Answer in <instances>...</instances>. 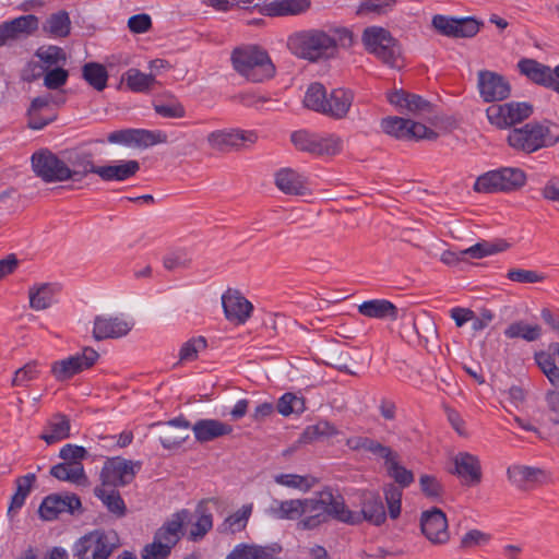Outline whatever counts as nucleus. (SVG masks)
<instances>
[{
  "instance_id": "nucleus-20",
  "label": "nucleus",
  "mask_w": 559,
  "mask_h": 559,
  "mask_svg": "<svg viewBox=\"0 0 559 559\" xmlns=\"http://www.w3.org/2000/svg\"><path fill=\"white\" fill-rule=\"evenodd\" d=\"M62 156L69 165V180L80 182L90 174L96 175L97 165L94 164L93 154L91 152L73 148L63 151Z\"/></svg>"
},
{
  "instance_id": "nucleus-46",
  "label": "nucleus",
  "mask_w": 559,
  "mask_h": 559,
  "mask_svg": "<svg viewBox=\"0 0 559 559\" xmlns=\"http://www.w3.org/2000/svg\"><path fill=\"white\" fill-rule=\"evenodd\" d=\"M326 97L328 93L324 85L316 82L309 85L304 98V104L307 108L323 115L325 111Z\"/></svg>"
},
{
  "instance_id": "nucleus-44",
  "label": "nucleus",
  "mask_w": 559,
  "mask_h": 559,
  "mask_svg": "<svg viewBox=\"0 0 559 559\" xmlns=\"http://www.w3.org/2000/svg\"><path fill=\"white\" fill-rule=\"evenodd\" d=\"M94 495L102 500L107 510L117 518H122L127 513V507L119 491L116 489L107 490L103 487H96Z\"/></svg>"
},
{
  "instance_id": "nucleus-1",
  "label": "nucleus",
  "mask_w": 559,
  "mask_h": 559,
  "mask_svg": "<svg viewBox=\"0 0 559 559\" xmlns=\"http://www.w3.org/2000/svg\"><path fill=\"white\" fill-rule=\"evenodd\" d=\"M353 45V34L345 27L329 29L308 28L297 31L287 38V48L298 59L310 63L336 59L341 49Z\"/></svg>"
},
{
  "instance_id": "nucleus-17",
  "label": "nucleus",
  "mask_w": 559,
  "mask_h": 559,
  "mask_svg": "<svg viewBox=\"0 0 559 559\" xmlns=\"http://www.w3.org/2000/svg\"><path fill=\"white\" fill-rule=\"evenodd\" d=\"M39 26L36 15L27 14L0 24V47L33 35Z\"/></svg>"
},
{
  "instance_id": "nucleus-6",
  "label": "nucleus",
  "mask_w": 559,
  "mask_h": 559,
  "mask_svg": "<svg viewBox=\"0 0 559 559\" xmlns=\"http://www.w3.org/2000/svg\"><path fill=\"white\" fill-rule=\"evenodd\" d=\"M362 43L366 49L384 64L397 69L403 66L401 47L385 28L367 27L362 34Z\"/></svg>"
},
{
  "instance_id": "nucleus-15",
  "label": "nucleus",
  "mask_w": 559,
  "mask_h": 559,
  "mask_svg": "<svg viewBox=\"0 0 559 559\" xmlns=\"http://www.w3.org/2000/svg\"><path fill=\"white\" fill-rule=\"evenodd\" d=\"M456 478L462 490L478 487L483 481L479 457L465 451L456 453Z\"/></svg>"
},
{
  "instance_id": "nucleus-18",
  "label": "nucleus",
  "mask_w": 559,
  "mask_h": 559,
  "mask_svg": "<svg viewBox=\"0 0 559 559\" xmlns=\"http://www.w3.org/2000/svg\"><path fill=\"white\" fill-rule=\"evenodd\" d=\"M518 69L531 82L559 93V80L556 75V68L552 70L549 66L543 64L535 59L524 58L518 62Z\"/></svg>"
},
{
  "instance_id": "nucleus-63",
  "label": "nucleus",
  "mask_w": 559,
  "mask_h": 559,
  "mask_svg": "<svg viewBox=\"0 0 559 559\" xmlns=\"http://www.w3.org/2000/svg\"><path fill=\"white\" fill-rule=\"evenodd\" d=\"M342 150V140L340 136L329 134L326 136H317L314 155H335Z\"/></svg>"
},
{
  "instance_id": "nucleus-38",
  "label": "nucleus",
  "mask_w": 559,
  "mask_h": 559,
  "mask_svg": "<svg viewBox=\"0 0 559 559\" xmlns=\"http://www.w3.org/2000/svg\"><path fill=\"white\" fill-rule=\"evenodd\" d=\"M58 284L43 283L34 285L28 290L29 307L36 311L49 308L53 297L59 293Z\"/></svg>"
},
{
  "instance_id": "nucleus-32",
  "label": "nucleus",
  "mask_w": 559,
  "mask_h": 559,
  "mask_svg": "<svg viewBox=\"0 0 559 559\" xmlns=\"http://www.w3.org/2000/svg\"><path fill=\"white\" fill-rule=\"evenodd\" d=\"M140 170L135 159L119 160L118 164L97 166L96 175L104 181H124Z\"/></svg>"
},
{
  "instance_id": "nucleus-58",
  "label": "nucleus",
  "mask_w": 559,
  "mask_h": 559,
  "mask_svg": "<svg viewBox=\"0 0 559 559\" xmlns=\"http://www.w3.org/2000/svg\"><path fill=\"white\" fill-rule=\"evenodd\" d=\"M305 408V399L294 393H285L278 399L276 404L277 412L283 416L301 414Z\"/></svg>"
},
{
  "instance_id": "nucleus-35",
  "label": "nucleus",
  "mask_w": 559,
  "mask_h": 559,
  "mask_svg": "<svg viewBox=\"0 0 559 559\" xmlns=\"http://www.w3.org/2000/svg\"><path fill=\"white\" fill-rule=\"evenodd\" d=\"M252 512V503L241 506V508L225 518V520L217 526V532L222 535H235L245 531Z\"/></svg>"
},
{
  "instance_id": "nucleus-42",
  "label": "nucleus",
  "mask_w": 559,
  "mask_h": 559,
  "mask_svg": "<svg viewBox=\"0 0 559 559\" xmlns=\"http://www.w3.org/2000/svg\"><path fill=\"white\" fill-rule=\"evenodd\" d=\"M43 31L51 37H67L71 32L69 13L60 10L50 14L43 24Z\"/></svg>"
},
{
  "instance_id": "nucleus-14",
  "label": "nucleus",
  "mask_w": 559,
  "mask_h": 559,
  "mask_svg": "<svg viewBox=\"0 0 559 559\" xmlns=\"http://www.w3.org/2000/svg\"><path fill=\"white\" fill-rule=\"evenodd\" d=\"M98 353L85 347L82 354L70 356L66 359L55 361L51 365V373L58 381H66L76 373L91 368L98 359Z\"/></svg>"
},
{
  "instance_id": "nucleus-29",
  "label": "nucleus",
  "mask_w": 559,
  "mask_h": 559,
  "mask_svg": "<svg viewBox=\"0 0 559 559\" xmlns=\"http://www.w3.org/2000/svg\"><path fill=\"white\" fill-rule=\"evenodd\" d=\"M194 438L200 443H205L228 436L233 432V426L218 419H199L191 427Z\"/></svg>"
},
{
  "instance_id": "nucleus-24",
  "label": "nucleus",
  "mask_w": 559,
  "mask_h": 559,
  "mask_svg": "<svg viewBox=\"0 0 559 559\" xmlns=\"http://www.w3.org/2000/svg\"><path fill=\"white\" fill-rule=\"evenodd\" d=\"M189 515L187 509L177 511L155 532L154 538L173 549L185 535L183 526Z\"/></svg>"
},
{
  "instance_id": "nucleus-40",
  "label": "nucleus",
  "mask_w": 559,
  "mask_h": 559,
  "mask_svg": "<svg viewBox=\"0 0 559 559\" xmlns=\"http://www.w3.org/2000/svg\"><path fill=\"white\" fill-rule=\"evenodd\" d=\"M121 83L134 93H150L157 83L153 73L146 74L136 68H130L121 76Z\"/></svg>"
},
{
  "instance_id": "nucleus-22",
  "label": "nucleus",
  "mask_w": 559,
  "mask_h": 559,
  "mask_svg": "<svg viewBox=\"0 0 559 559\" xmlns=\"http://www.w3.org/2000/svg\"><path fill=\"white\" fill-rule=\"evenodd\" d=\"M389 102L402 112L406 111L417 117L426 118L433 111V106L430 102L417 94L408 93L403 90L390 94Z\"/></svg>"
},
{
  "instance_id": "nucleus-62",
  "label": "nucleus",
  "mask_w": 559,
  "mask_h": 559,
  "mask_svg": "<svg viewBox=\"0 0 559 559\" xmlns=\"http://www.w3.org/2000/svg\"><path fill=\"white\" fill-rule=\"evenodd\" d=\"M207 347L204 336H197L185 342L179 350L180 361H193L198 358L199 352Z\"/></svg>"
},
{
  "instance_id": "nucleus-31",
  "label": "nucleus",
  "mask_w": 559,
  "mask_h": 559,
  "mask_svg": "<svg viewBox=\"0 0 559 559\" xmlns=\"http://www.w3.org/2000/svg\"><path fill=\"white\" fill-rule=\"evenodd\" d=\"M275 185L285 194L305 195L308 192L307 179L292 168H282L275 174Z\"/></svg>"
},
{
  "instance_id": "nucleus-39",
  "label": "nucleus",
  "mask_w": 559,
  "mask_h": 559,
  "mask_svg": "<svg viewBox=\"0 0 559 559\" xmlns=\"http://www.w3.org/2000/svg\"><path fill=\"white\" fill-rule=\"evenodd\" d=\"M414 331L420 345L430 349L438 346V331L433 319L427 314L416 317L413 322Z\"/></svg>"
},
{
  "instance_id": "nucleus-13",
  "label": "nucleus",
  "mask_w": 559,
  "mask_h": 559,
  "mask_svg": "<svg viewBox=\"0 0 559 559\" xmlns=\"http://www.w3.org/2000/svg\"><path fill=\"white\" fill-rule=\"evenodd\" d=\"M140 467V462H132L121 457L109 459L105 462L100 472L103 486H126L133 480Z\"/></svg>"
},
{
  "instance_id": "nucleus-43",
  "label": "nucleus",
  "mask_w": 559,
  "mask_h": 559,
  "mask_svg": "<svg viewBox=\"0 0 559 559\" xmlns=\"http://www.w3.org/2000/svg\"><path fill=\"white\" fill-rule=\"evenodd\" d=\"M309 7V0H277L266 4L264 11L270 16H284L299 14Z\"/></svg>"
},
{
  "instance_id": "nucleus-30",
  "label": "nucleus",
  "mask_w": 559,
  "mask_h": 559,
  "mask_svg": "<svg viewBox=\"0 0 559 559\" xmlns=\"http://www.w3.org/2000/svg\"><path fill=\"white\" fill-rule=\"evenodd\" d=\"M509 243L503 240L495 242L483 240L468 248L461 249L456 252V267L467 261V259H481L499 252H503L509 248Z\"/></svg>"
},
{
  "instance_id": "nucleus-16",
  "label": "nucleus",
  "mask_w": 559,
  "mask_h": 559,
  "mask_svg": "<svg viewBox=\"0 0 559 559\" xmlns=\"http://www.w3.org/2000/svg\"><path fill=\"white\" fill-rule=\"evenodd\" d=\"M82 503L80 498L72 495L53 493L47 496L40 503L38 512L41 519L46 521L56 520L61 513L74 514L81 510Z\"/></svg>"
},
{
  "instance_id": "nucleus-50",
  "label": "nucleus",
  "mask_w": 559,
  "mask_h": 559,
  "mask_svg": "<svg viewBox=\"0 0 559 559\" xmlns=\"http://www.w3.org/2000/svg\"><path fill=\"white\" fill-rule=\"evenodd\" d=\"M35 56L39 59V63L46 71L52 67H59L60 63H66L67 61L64 50L58 46L40 47L35 52Z\"/></svg>"
},
{
  "instance_id": "nucleus-49",
  "label": "nucleus",
  "mask_w": 559,
  "mask_h": 559,
  "mask_svg": "<svg viewBox=\"0 0 559 559\" xmlns=\"http://www.w3.org/2000/svg\"><path fill=\"white\" fill-rule=\"evenodd\" d=\"M388 475L399 484L400 487H408L414 481V474L399 463V454L395 452L385 463Z\"/></svg>"
},
{
  "instance_id": "nucleus-28",
  "label": "nucleus",
  "mask_w": 559,
  "mask_h": 559,
  "mask_svg": "<svg viewBox=\"0 0 559 559\" xmlns=\"http://www.w3.org/2000/svg\"><path fill=\"white\" fill-rule=\"evenodd\" d=\"M132 325L119 317L97 316L94 320L93 337L97 341L126 336Z\"/></svg>"
},
{
  "instance_id": "nucleus-8",
  "label": "nucleus",
  "mask_w": 559,
  "mask_h": 559,
  "mask_svg": "<svg viewBox=\"0 0 559 559\" xmlns=\"http://www.w3.org/2000/svg\"><path fill=\"white\" fill-rule=\"evenodd\" d=\"M32 169L35 175L46 183L69 181V165L62 156L48 148H41L33 153L31 157Z\"/></svg>"
},
{
  "instance_id": "nucleus-12",
  "label": "nucleus",
  "mask_w": 559,
  "mask_h": 559,
  "mask_svg": "<svg viewBox=\"0 0 559 559\" xmlns=\"http://www.w3.org/2000/svg\"><path fill=\"white\" fill-rule=\"evenodd\" d=\"M107 141L112 144L146 148L156 144L166 143L167 134L159 130L123 129L109 133Z\"/></svg>"
},
{
  "instance_id": "nucleus-45",
  "label": "nucleus",
  "mask_w": 559,
  "mask_h": 559,
  "mask_svg": "<svg viewBox=\"0 0 559 559\" xmlns=\"http://www.w3.org/2000/svg\"><path fill=\"white\" fill-rule=\"evenodd\" d=\"M83 79L98 92H102L107 86L108 72L106 68L97 62H87L82 68Z\"/></svg>"
},
{
  "instance_id": "nucleus-61",
  "label": "nucleus",
  "mask_w": 559,
  "mask_h": 559,
  "mask_svg": "<svg viewBox=\"0 0 559 559\" xmlns=\"http://www.w3.org/2000/svg\"><path fill=\"white\" fill-rule=\"evenodd\" d=\"M506 277L515 283L520 284H536L542 283L547 278V275L535 270L526 269H510Z\"/></svg>"
},
{
  "instance_id": "nucleus-47",
  "label": "nucleus",
  "mask_w": 559,
  "mask_h": 559,
  "mask_svg": "<svg viewBox=\"0 0 559 559\" xmlns=\"http://www.w3.org/2000/svg\"><path fill=\"white\" fill-rule=\"evenodd\" d=\"M504 335L508 338H523L526 342H534L542 335V329L539 325L527 324L523 321H516L511 323L506 330Z\"/></svg>"
},
{
  "instance_id": "nucleus-4",
  "label": "nucleus",
  "mask_w": 559,
  "mask_h": 559,
  "mask_svg": "<svg viewBox=\"0 0 559 559\" xmlns=\"http://www.w3.org/2000/svg\"><path fill=\"white\" fill-rule=\"evenodd\" d=\"M231 61L235 70L253 83L271 80L276 73L267 51L259 46L236 48L231 53Z\"/></svg>"
},
{
  "instance_id": "nucleus-60",
  "label": "nucleus",
  "mask_w": 559,
  "mask_h": 559,
  "mask_svg": "<svg viewBox=\"0 0 559 559\" xmlns=\"http://www.w3.org/2000/svg\"><path fill=\"white\" fill-rule=\"evenodd\" d=\"M153 107L158 116L168 119H181L187 114L185 106L177 98H171L167 103H154Z\"/></svg>"
},
{
  "instance_id": "nucleus-59",
  "label": "nucleus",
  "mask_w": 559,
  "mask_h": 559,
  "mask_svg": "<svg viewBox=\"0 0 559 559\" xmlns=\"http://www.w3.org/2000/svg\"><path fill=\"white\" fill-rule=\"evenodd\" d=\"M39 373V364L36 360L28 361L14 372L11 384L13 386H26L29 382L36 380Z\"/></svg>"
},
{
  "instance_id": "nucleus-21",
  "label": "nucleus",
  "mask_w": 559,
  "mask_h": 559,
  "mask_svg": "<svg viewBox=\"0 0 559 559\" xmlns=\"http://www.w3.org/2000/svg\"><path fill=\"white\" fill-rule=\"evenodd\" d=\"M154 426L158 428V439L165 449L177 448L189 437L190 423L182 416Z\"/></svg>"
},
{
  "instance_id": "nucleus-51",
  "label": "nucleus",
  "mask_w": 559,
  "mask_h": 559,
  "mask_svg": "<svg viewBox=\"0 0 559 559\" xmlns=\"http://www.w3.org/2000/svg\"><path fill=\"white\" fill-rule=\"evenodd\" d=\"M382 131L397 140H408L409 119L402 117H386L381 120Z\"/></svg>"
},
{
  "instance_id": "nucleus-27",
  "label": "nucleus",
  "mask_w": 559,
  "mask_h": 559,
  "mask_svg": "<svg viewBox=\"0 0 559 559\" xmlns=\"http://www.w3.org/2000/svg\"><path fill=\"white\" fill-rule=\"evenodd\" d=\"M52 102H55V98L51 94L38 96L32 100L27 110L31 129L40 130L55 120L56 115L51 108Z\"/></svg>"
},
{
  "instance_id": "nucleus-11",
  "label": "nucleus",
  "mask_w": 559,
  "mask_h": 559,
  "mask_svg": "<svg viewBox=\"0 0 559 559\" xmlns=\"http://www.w3.org/2000/svg\"><path fill=\"white\" fill-rule=\"evenodd\" d=\"M206 141L210 147L215 151H238L254 144L258 141V134L253 130H216L207 134Z\"/></svg>"
},
{
  "instance_id": "nucleus-2",
  "label": "nucleus",
  "mask_w": 559,
  "mask_h": 559,
  "mask_svg": "<svg viewBox=\"0 0 559 559\" xmlns=\"http://www.w3.org/2000/svg\"><path fill=\"white\" fill-rule=\"evenodd\" d=\"M302 518L298 522L301 530H314L329 522L330 519L338 522H353L354 515L341 495H333L332 490L324 489L311 498L302 499Z\"/></svg>"
},
{
  "instance_id": "nucleus-54",
  "label": "nucleus",
  "mask_w": 559,
  "mask_h": 559,
  "mask_svg": "<svg viewBox=\"0 0 559 559\" xmlns=\"http://www.w3.org/2000/svg\"><path fill=\"white\" fill-rule=\"evenodd\" d=\"M192 263V255L187 249H176L168 252L163 260L164 267L168 271L189 269Z\"/></svg>"
},
{
  "instance_id": "nucleus-5",
  "label": "nucleus",
  "mask_w": 559,
  "mask_h": 559,
  "mask_svg": "<svg viewBox=\"0 0 559 559\" xmlns=\"http://www.w3.org/2000/svg\"><path fill=\"white\" fill-rule=\"evenodd\" d=\"M118 547L115 531L94 530L74 543L72 552L76 559H108Z\"/></svg>"
},
{
  "instance_id": "nucleus-37",
  "label": "nucleus",
  "mask_w": 559,
  "mask_h": 559,
  "mask_svg": "<svg viewBox=\"0 0 559 559\" xmlns=\"http://www.w3.org/2000/svg\"><path fill=\"white\" fill-rule=\"evenodd\" d=\"M70 420L63 414H55L46 424L39 436L47 444H53L70 437Z\"/></svg>"
},
{
  "instance_id": "nucleus-9",
  "label": "nucleus",
  "mask_w": 559,
  "mask_h": 559,
  "mask_svg": "<svg viewBox=\"0 0 559 559\" xmlns=\"http://www.w3.org/2000/svg\"><path fill=\"white\" fill-rule=\"evenodd\" d=\"M532 114L533 106L527 102L493 104L486 109L489 122L498 129H507L521 123Z\"/></svg>"
},
{
  "instance_id": "nucleus-57",
  "label": "nucleus",
  "mask_w": 559,
  "mask_h": 559,
  "mask_svg": "<svg viewBox=\"0 0 559 559\" xmlns=\"http://www.w3.org/2000/svg\"><path fill=\"white\" fill-rule=\"evenodd\" d=\"M490 540V534L474 528L462 535L457 548L462 551H471L477 547L487 545Z\"/></svg>"
},
{
  "instance_id": "nucleus-23",
  "label": "nucleus",
  "mask_w": 559,
  "mask_h": 559,
  "mask_svg": "<svg viewBox=\"0 0 559 559\" xmlns=\"http://www.w3.org/2000/svg\"><path fill=\"white\" fill-rule=\"evenodd\" d=\"M355 521L344 522L348 525H357L368 521L374 525H380L385 521V510L381 497L374 492H365L361 500V510L355 512L350 510Z\"/></svg>"
},
{
  "instance_id": "nucleus-56",
  "label": "nucleus",
  "mask_w": 559,
  "mask_h": 559,
  "mask_svg": "<svg viewBox=\"0 0 559 559\" xmlns=\"http://www.w3.org/2000/svg\"><path fill=\"white\" fill-rule=\"evenodd\" d=\"M197 512L199 516L189 532V539L192 542L201 540L213 527V515L210 512L201 507L198 508Z\"/></svg>"
},
{
  "instance_id": "nucleus-64",
  "label": "nucleus",
  "mask_w": 559,
  "mask_h": 559,
  "mask_svg": "<svg viewBox=\"0 0 559 559\" xmlns=\"http://www.w3.org/2000/svg\"><path fill=\"white\" fill-rule=\"evenodd\" d=\"M484 25L483 21L475 17H456V38L474 37Z\"/></svg>"
},
{
  "instance_id": "nucleus-3",
  "label": "nucleus",
  "mask_w": 559,
  "mask_h": 559,
  "mask_svg": "<svg viewBox=\"0 0 559 559\" xmlns=\"http://www.w3.org/2000/svg\"><path fill=\"white\" fill-rule=\"evenodd\" d=\"M509 146L519 153L532 154L559 142V127L550 121L528 122L513 128L507 136Z\"/></svg>"
},
{
  "instance_id": "nucleus-7",
  "label": "nucleus",
  "mask_w": 559,
  "mask_h": 559,
  "mask_svg": "<svg viewBox=\"0 0 559 559\" xmlns=\"http://www.w3.org/2000/svg\"><path fill=\"white\" fill-rule=\"evenodd\" d=\"M527 176L519 167H501L479 176L474 190L480 193L512 192L525 186Z\"/></svg>"
},
{
  "instance_id": "nucleus-48",
  "label": "nucleus",
  "mask_w": 559,
  "mask_h": 559,
  "mask_svg": "<svg viewBox=\"0 0 559 559\" xmlns=\"http://www.w3.org/2000/svg\"><path fill=\"white\" fill-rule=\"evenodd\" d=\"M274 481L281 486L297 489L301 492H308L317 483L313 476H302L297 474H277Z\"/></svg>"
},
{
  "instance_id": "nucleus-19",
  "label": "nucleus",
  "mask_w": 559,
  "mask_h": 559,
  "mask_svg": "<svg viewBox=\"0 0 559 559\" xmlns=\"http://www.w3.org/2000/svg\"><path fill=\"white\" fill-rule=\"evenodd\" d=\"M224 314L229 322L245 324L253 311L252 304L237 289H227L222 296Z\"/></svg>"
},
{
  "instance_id": "nucleus-55",
  "label": "nucleus",
  "mask_w": 559,
  "mask_h": 559,
  "mask_svg": "<svg viewBox=\"0 0 559 559\" xmlns=\"http://www.w3.org/2000/svg\"><path fill=\"white\" fill-rule=\"evenodd\" d=\"M337 433L336 428L326 420H320L314 425L308 426L302 432L304 442H313L323 438H330Z\"/></svg>"
},
{
  "instance_id": "nucleus-25",
  "label": "nucleus",
  "mask_w": 559,
  "mask_h": 559,
  "mask_svg": "<svg viewBox=\"0 0 559 559\" xmlns=\"http://www.w3.org/2000/svg\"><path fill=\"white\" fill-rule=\"evenodd\" d=\"M420 527L423 534L432 543H444L449 539L447 518L440 509L432 508L423 512Z\"/></svg>"
},
{
  "instance_id": "nucleus-10",
  "label": "nucleus",
  "mask_w": 559,
  "mask_h": 559,
  "mask_svg": "<svg viewBox=\"0 0 559 559\" xmlns=\"http://www.w3.org/2000/svg\"><path fill=\"white\" fill-rule=\"evenodd\" d=\"M477 90L485 103H498L511 96L512 87L504 75L490 70H479L477 72Z\"/></svg>"
},
{
  "instance_id": "nucleus-36",
  "label": "nucleus",
  "mask_w": 559,
  "mask_h": 559,
  "mask_svg": "<svg viewBox=\"0 0 559 559\" xmlns=\"http://www.w3.org/2000/svg\"><path fill=\"white\" fill-rule=\"evenodd\" d=\"M50 475L59 480L68 481L76 486L86 487L90 485L81 462L56 464L50 468Z\"/></svg>"
},
{
  "instance_id": "nucleus-41",
  "label": "nucleus",
  "mask_w": 559,
  "mask_h": 559,
  "mask_svg": "<svg viewBox=\"0 0 559 559\" xmlns=\"http://www.w3.org/2000/svg\"><path fill=\"white\" fill-rule=\"evenodd\" d=\"M360 314L368 318L376 319H391L397 318V308L394 304L385 299H372L364 301L358 307Z\"/></svg>"
},
{
  "instance_id": "nucleus-26",
  "label": "nucleus",
  "mask_w": 559,
  "mask_h": 559,
  "mask_svg": "<svg viewBox=\"0 0 559 559\" xmlns=\"http://www.w3.org/2000/svg\"><path fill=\"white\" fill-rule=\"evenodd\" d=\"M282 550V546L277 543L270 545L240 543L225 559H281Z\"/></svg>"
},
{
  "instance_id": "nucleus-52",
  "label": "nucleus",
  "mask_w": 559,
  "mask_h": 559,
  "mask_svg": "<svg viewBox=\"0 0 559 559\" xmlns=\"http://www.w3.org/2000/svg\"><path fill=\"white\" fill-rule=\"evenodd\" d=\"M36 480L35 474H27L16 479V491L12 496L9 512L19 510L23 507L25 499L31 492V488Z\"/></svg>"
},
{
  "instance_id": "nucleus-34",
  "label": "nucleus",
  "mask_w": 559,
  "mask_h": 559,
  "mask_svg": "<svg viewBox=\"0 0 559 559\" xmlns=\"http://www.w3.org/2000/svg\"><path fill=\"white\" fill-rule=\"evenodd\" d=\"M265 512L275 520L294 521L301 519L304 514L302 499H273Z\"/></svg>"
},
{
  "instance_id": "nucleus-33",
  "label": "nucleus",
  "mask_w": 559,
  "mask_h": 559,
  "mask_svg": "<svg viewBox=\"0 0 559 559\" xmlns=\"http://www.w3.org/2000/svg\"><path fill=\"white\" fill-rule=\"evenodd\" d=\"M354 100V94L349 90L334 88L328 94L325 111L323 115L334 119H343Z\"/></svg>"
},
{
  "instance_id": "nucleus-53",
  "label": "nucleus",
  "mask_w": 559,
  "mask_h": 559,
  "mask_svg": "<svg viewBox=\"0 0 559 559\" xmlns=\"http://www.w3.org/2000/svg\"><path fill=\"white\" fill-rule=\"evenodd\" d=\"M542 469L525 465H513L507 469V475L510 481L518 487H522L528 481L536 480L537 476L542 474Z\"/></svg>"
}]
</instances>
